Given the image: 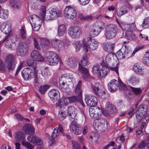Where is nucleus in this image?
Segmentation results:
<instances>
[{
    "label": "nucleus",
    "mask_w": 149,
    "mask_h": 149,
    "mask_svg": "<svg viewBox=\"0 0 149 149\" xmlns=\"http://www.w3.org/2000/svg\"><path fill=\"white\" fill-rule=\"evenodd\" d=\"M31 58L37 61L42 62L44 61L49 65H55L58 62V55L54 52L50 51L46 53L44 59L37 50H33L31 54Z\"/></svg>",
    "instance_id": "obj_1"
},
{
    "label": "nucleus",
    "mask_w": 149,
    "mask_h": 149,
    "mask_svg": "<svg viewBox=\"0 0 149 149\" xmlns=\"http://www.w3.org/2000/svg\"><path fill=\"white\" fill-rule=\"evenodd\" d=\"M115 57L114 54L110 53L107 54L106 57L105 63L104 61H102L101 64L103 66L109 67V68L113 71H115L117 74H118V67L117 64L116 63V61L114 60V58Z\"/></svg>",
    "instance_id": "obj_2"
},
{
    "label": "nucleus",
    "mask_w": 149,
    "mask_h": 149,
    "mask_svg": "<svg viewBox=\"0 0 149 149\" xmlns=\"http://www.w3.org/2000/svg\"><path fill=\"white\" fill-rule=\"evenodd\" d=\"M22 75L25 80H30L32 78H34L35 83L36 84L38 83L36 70L33 71L29 68H25L22 71Z\"/></svg>",
    "instance_id": "obj_3"
},
{
    "label": "nucleus",
    "mask_w": 149,
    "mask_h": 149,
    "mask_svg": "<svg viewBox=\"0 0 149 149\" xmlns=\"http://www.w3.org/2000/svg\"><path fill=\"white\" fill-rule=\"evenodd\" d=\"M117 31V28L113 24L106 25L104 29V36L106 39L109 40L113 38L115 36Z\"/></svg>",
    "instance_id": "obj_4"
},
{
    "label": "nucleus",
    "mask_w": 149,
    "mask_h": 149,
    "mask_svg": "<svg viewBox=\"0 0 149 149\" xmlns=\"http://www.w3.org/2000/svg\"><path fill=\"white\" fill-rule=\"evenodd\" d=\"M84 49L86 52H88V49L93 51L95 50L98 45V42L92 39L91 37H89L88 40L87 45L86 42L84 40H82Z\"/></svg>",
    "instance_id": "obj_5"
},
{
    "label": "nucleus",
    "mask_w": 149,
    "mask_h": 149,
    "mask_svg": "<svg viewBox=\"0 0 149 149\" xmlns=\"http://www.w3.org/2000/svg\"><path fill=\"white\" fill-rule=\"evenodd\" d=\"M122 87L124 89L125 88V86L121 81L113 79L108 84V89L111 92L116 91L118 88L119 86Z\"/></svg>",
    "instance_id": "obj_6"
},
{
    "label": "nucleus",
    "mask_w": 149,
    "mask_h": 149,
    "mask_svg": "<svg viewBox=\"0 0 149 149\" xmlns=\"http://www.w3.org/2000/svg\"><path fill=\"white\" fill-rule=\"evenodd\" d=\"M29 49L28 43L21 42L19 44L17 50V54L21 56H25Z\"/></svg>",
    "instance_id": "obj_7"
},
{
    "label": "nucleus",
    "mask_w": 149,
    "mask_h": 149,
    "mask_svg": "<svg viewBox=\"0 0 149 149\" xmlns=\"http://www.w3.org/2000/svg\"><path fill=\"white\" fill-rule=\"evenodd\" d=\"M64 14L66 18L73 19L76 16L77 12L74 8L71 6H68L65 9Z\"/></svg>",
    "instance_id": "obj_8"
},
{
    "label": "nucleus",
    "mask_w": 149,
    "mask_h": 149,
    "mask_svg": "<svg viewBox=\"0 0 149 149\" xmlns=\"http://www.w3.org/2000/svg\"><path fill=\"white\" fill-rule=\"evenodd\" d=\"M81 33L80 29L77 26H72L68 29V34L69 36L73 39L79 38Z\"/></svg>",
    "instance_id": "obj_9"
},
{
    "label": "nucleus",
    "mask_w": 149,
    "mask_h": 149,
    "mask_svg": "<svg viewBox=\"0 0 149 149\" xmlns=\"http://www.w3.org/2000/svg\"><path fill=\"white\" fill-rule=\"evenodd\" d=\"M145 105H141L135 112L136 118L139 122L141 121L142 118L146 114L147 111Z\"/></svg>",
    "instance_id": "obj_10"
},
{
    "label": "nucleus",
    "mask_w": 149,
    "mask_h": 149,
    "mask_svg": "<svg viewBox=\"0 0 149 149\" xmlns=\"http://www.w3.org/2000/svg\"><path fill=\"white\" fill-rule=\"evenodd\" d=\"M100 23L102 24L103 27L100 26L99 24L97 25L93 26L91 30L90 35L92 37H94L98 35L100 32L101 31L104 29L103 27L105 26L104 23L102 22H101Z\"/></svg>",
    "instance_id": "obj_11"
},
{
    "label": "nucleus",
    "mask_w": 149,
    "mask_h": 149,
    "mask_svg": "<svg viewBox=\"0 0 149 149\" xmlns=\"http://www.w3.org/2000/svg\"><path fill=\"white\" fill-rule=\"evenodd\" d=\"M50 42L52 47L58 51L62 50L64 48V45L61 40L55 38L51 40Z\"/></svg>",
    "instance_id": "obj_12"
},
{
    "label": "nucleus",
    "mask_w": 149,
    "mask_h": 149,
    "mask_svg": "<svg viewBox=\"0 0 149 149\" xmlns=\"http://www.w3.org/2000/svg\"><path fill=\"white\" fill-rule=\"evenodd\" d=\"M104 120V119L103 118H100L95 120L93 123V125L95 130L96 131L102 132L105 130L104 127V124L103 121Z\"/></svg>",
    "instance_id": "obj_13"
},
{
    "label": "nucleus",
    "mask_w": 149,
    "mask_h": 149,
    "mask_svg": "<svg viewBox=\"0 0 149 149\" xmlns=\"http://www.w3.org/2000/svg\"><path fill=\"white\" fill-rule=\"evenodd\" d=\"M86 104L88 106L94 107L97 105V100L96 97L91 95H87L84 99Z\"/></svg>",
    "instance_id": "obj_14"
},
{
    "label": "nucleus",
    "mask_w": 149,
    "mask_h": 149,
    "mask_svg": "<svg viewBox=\"0 0 149 149\" xmlns=\"http://www.w3.org/2000/svg\"><path fill=\"white\" fill-rule=\"evenodd\" d=\"M70 130L76 135L80 134L82 130V128L75 121L72 122L70 128Z\"/></svg>",
    "instance_id": "obj_15"
},
{
    "label": "nucleus",
    "mask_w": 149,
    "mask_h": 149,
    "mask_svg": "<svg viewBox=\"0 0 149 149\" xmlns=\"http://www.w3.org/2000/svg\"><path fill=\"white\" fill-rule=\"evenodd\" d=\"M89 113L90 116L93 118L98 117L102 113V110L99 107L94 108L90 107L89 109Z\"/></svg>",
    "instance_id": "obj_16"
},
{
    "label": "nucleus",
    "mask_w": 149,
    "mask_h": 149,
    "mask_svg": "<svg viewBox=\"0 0 149 149\" xmlns=\"http://www.w3.org/2000/svg\"><path fill=\"white\" fill-rule=\"evenodd\" d=\"M116 109L113 105L109 102L106 103L105 107L104 113L106 115H109L116 112Z\"/></svg>",
    "instance_id": "obj_17"
},
{
    "label": "nucleus",
    "mask_w": 149,
    "mask_h": 149,
    "mask_svg": "<svg viewBox=\"0 0 149 149\" xmlns=\"http://www.w3.org/2000/svg\"><path fill=\"white\" fill-rule=\"evenodd\" d=\"M0 29L1 31L7 35V36H10L11 32L10 26L6 22L1 25Z\"/></svg>",
    "instance_id": "obj_18"
},
{
    "label": "nucleus",
    "mask_w": 149,
    "mask_h": 149,
    "mask_svg": "<svg viewBox=\"0 0 149 149\" xmlns=\"http://www.w3.org/2000/svg\"><path fill=\"white\" fill-rule=\"evenodd\" d=\"M34 128L30 124L25 125L22 127L23 131L26 134H31L34 133Z\"/></svg>",
    "instance_id": "obj_19"
},
{
    "label": "nucleus",
    "mask_w": 149,
    "mask_h": 149,
    "mask_svg": "<svg viewBox=\"0 0 149 149\" xmlns=\"http://www.w3.org/2000/svg\"><path fill=\"white\" fill-rule=\"evenodd\" d=\"M91 88L95 94L100 97L104 96L105 95L106 93L104 91L100 90L99 88L96 85H92Z\"/></svg>",
    "instance_id": "obj_20"
},
{
    "label": "nucleus",
    "mask_w": 149,
    "mask_h": 149,
    "mask_svg": "<svg viewBox=\"0 0 149 149\" xmlns=\"http://www.w3.org/2000/svg\"><path fill=\"white\" fill-rule=\"evenodd\" d=\"M15 139L18 141H24L25 136L24 133L21 131L16 132L14 135Z\"/></svg>",
    "instance_id": "obj_21"
},
{
    "label": "nucleus",
    "mask_w": 149,
    "mask_h": 149,
    "mask_svg": "<svg viewBox=\"0 0 149 149\" xmlns=\"http://www.w3.org/2000/svg\"><path fill=\"white\" fill-rule=\"evenodd\" d=\"M68 77H65V76L61 77L59 79V83L61 88L64 89L68 88V84H67L66 79H68Z\"/></svg>",
    "instance_id": "obj_22"
},
{
    "label": "nucleus",
    "mask_w": 149,
    "mask_h": 149,
    "mask_svg": "<svg viewBox=\"0 0 149 149\" xmlns=\"http://www.w3.org/2000/svg\"><path fill=\"white\" fill-rule=\"evenodd\" d=\"M62 12L57 8H53L50 12V15H52L54 18L61 17L62 15Z\"/></svg>",
    "instance_id": "obj_23"
},
{
    "label": "nucleus",
    "mask_w": 149,
    "mask_h": 149,
    "mask_svg": "<svg viewBox=\"0 0 149 149\" xmlns=\"http://www.w3.org/2000/svg\"><path fill=\"white\" fill-rule=\"evenodd\" d=\"M77 109L73 106H70L68 107L67 113L68 115L74 118L76 115Z\"/></svg>",
    "instance_id": "obj_24"
},
{
    "label": "nucleus",
    "mask_w": 149,
    "mask_h": 149,
    "mask_svg": "<svg viewBox=\"0 0 149 149\" xmlns=\"http://www.w3.org/2000/svg\"><path fill=\"white\" fill-rule=\"evenodd\" d=\"M108 66H104L100 70L98 74L100 78H102L104 77L107 75V73L109 71V68Z\"/></svg>",
    "instance_id": "obj_25"
},
{
    "label": "nucleus",
    "mask_w": 149,
    "mask_h": 149,
    "mask_svg": "<svg viewBox=\"0 0 149 149\" xmlns=\"http://www.w3.org/2000/svg\"><path fill=\"white\" fill-rule=\"evenodd\" d=\"M125 38L128 40H135L136 36L134 33L131 31H127L125 34Z\"/></svg>",
    "instance_id": "obj_26"
},
{
    "label": "nucleus",
    "mask_w": 149,
    "mask_h": 149,
    "mask_svg": "<svg viewBox=\"0 0 149 149\" xmlns=\"http://www.w3.org/2000/svg\"><path fill=\"white\" fill-rule=\"evenodd\" d=\"M10 4L13 8L18 9L21 6V2L19 0H10Z\"/></svg>",
    "instance_id": "obj_27"
},
{
    "label": "nucleus",
    "mask_w": 149,
    "mask_h": 149,
    "mask_svg": "<svg viewBox=\"0 0 149 149\" xmlns=\"http://www.w3.org/2000/svg\"><path fill=\"white\" fill-rule=\"evenodd\" d=\"M65 27L64 24H60L58 26L57 35L59 37L63 36L65 32Z\"/></svg>",
    "instance_id": "obj_28"
},
{
    "label": "nucleus",
    "mask_w": 149,
    "mask_h": 149,
    "mask_svg": "<svg viewBox=\"0 0 149 149\" xmlns=\"http://www.w3.org/2000/svg\"><path fill=\"white\" fill-rule=\"evenodd\" d=\"M126 6H123L120 7L119 10H117V15L119 17H120L127 13V10L126 9Z\"/></svg>",
    "instance_id": "obj_29"
},
{
    "label": "nucleus",
    "mask_w": 149,
    "mask_h": 149,
    "mask_svg": "<svg viewBox=\"0 0 149 149\" xmlns=\"http://www.w3.org/2000/svg\"><path fill=\"white\" fill-rule=\"evenodd\" d=\"M89 137L91 139H94L95 142L97 143L100 142L101 140L99 135L95 132H91L90 135Z\"/></svg>",
    "instance_id": "obj_30"
},
{
    "label": "nucleus",
    "mask_w": 149,
    "mask_h": 149,
    "mask_svg": "<svg viewBox=\"0 0 149 149\" xmlns=\"http://www.w3.org/2000/svg\"><path fill=\"white\" fill-rule=\"evenodd\" d=\"M82 95L80 93L78 94L77 96H73L68 97V100L70 103H73L79 101L81 98Z\"/></svg>",
    "instance_id": "obj_31"
},
{
    "label": "nucleus",
    "mask_w": 149,
    "mask_h": 149,
    "mask_svg": "<svg viewBox=\"0 0 149 149\" xmlns=\"http://www.w3.org/2000/svg\"><path fill=\"white\" fill-rule=\"evenodd\" d=\"M121 51L123 52L125 58L126 57H129L131 55V52L129 51L126 48V46L125 45L124 47H123L121 49Z\"/></svg>",
    "instance_id": "obj_32"
},
{
    "label": "nucleus",
    "mask_w": 149,
    "mask_h": 149,
    "mask_svg": "<svg viewBox=\"0 0 149 149\" xmlns=\"http://www.w3.org/2000/svg\"><path fill=\"white\" fill-rule=\"evenodd\" d=\"M114 46V44L110 43H106L104 47V49L106 51L111 52L113 50Z\"/></svg>",
    "instance_id": "obj_33"
},
{
    "label": "nucleus",
    "mask_w": 149,
    "mask_h": 149,
    "mask_svg": "<svg viewBox=\"0 0 149 149\" xmlns=\"http://www.w3.org/2000/svg\"><path fill=\"white\" fill-rule=\"evenodd\" d=\"M73 43L77 52L79 51L81 48L83 46V47L82 41V43H81L79 41H75L73 42Z\"/></svg>",
    "instance_id": "obj_34"
},
{
    "label": "nucleus",
    "mask_w": 149,
    "mask_h": 149,
    "mask_svg": "<svg viewBox=\"0 0 149 149\" xmlns=\"http://www.w3.org/2000/svg\"><path fill=\"white\" fill-rule=\"evenodd\" d=\"M79 70L86 76L85 77H88L89 73L88 69L82 66L80 63H79Z\"/></svg>",
    "instance_id": "obj_35"
},
{
    "label": "nucleus",
    "mask_w": 149,
    "mask_h": 149,
    "mask_svg": "<svg viewBox=\"0 0 149 149\" xmlns=\"http://www.w3.org/2000/svg\"><path fill=\"white\" fill-rule=\"evenodd\" d=\"M59 92L57 90L53 89L49 92L48 95L50 98H52L54 96L59 95Z\"/></svg>",
    "instance_id": "obj_36"
},
{
    "label": "nucleus",
    "mask_w": 149,
    "mask_h": 149,
    "mask_svg": "<svg viewBox=\"0 0 149 149\" xmlns=\"http://www.w3.org/2000/svg\"><path fill=\"white\" fill-rule=\"evenodd\" d=\"M46 8L45 6H42L41 8V12L39 15L40 19L43 20H44L45 17Z\"/></svg>",
    "instance_id": "obj_37"
},
{
    "label": "nucleus",
    "mask_w": 149,
    "mask_h": 149,
    "mask_svg": "<svg viewBox=\"0 0 149 149\" xmlns=\"http://www.w3.org/2000/svg\"><path fill=\"white\" fill-rule=\"evenodd\" d=\"M15 58L14 56L12 54H10L6 56L5 63L15 62Z\"/></svg>",
    "instance_id": "obj_38"
},
{
    "label": "nucleus",
    "mask_w": 149,
    "mask_h": 149,
    "mask_svg": "<svg viewBox=\"0 0 149 149\" xmlns=\"http://www.w3.org/2000/svg\"><path fill=\"white\" fill-rule=\"evenodd\" d=\"M128 80L133 85L136 84H138L139 81V79L138 78L135 76H132L130 77L128 79Z\"/></svg>",
    "instance_id": "obj_39"
},
{
    "label": "nucleus",
    "mask_w": 149,
    "mask_h": 149,
    "mask_svg": "<svg viewBox=\"0 0 149 149\" xmlns=\"http://www.w3.org/2000/svg\"><path fill=\"white\" fill-rule=\"evenodd\" d=\"M22 144L23 146L26 147L28 149H34V146L33 145L25 140L22 141Z\"/></svg>",
    "instance_id": "obj_40"
},
{
    "label": "nucleus",
    "mask_w": 149,
    "mask_h": 149,
    "mask_svg": "<svg viewBox=\"0 0 149 149\" xmlns=\"http://www.w3.org/2000/svg\"><path fill=\"white\" fill-rule=\"evenodd\" d=\"M26 63L28 66L32 67L34 70H36V63L35 61L30 59L27 61Z\"/></svg>",
    "instance_id": "obj_41"
},
{
    "label": "nucleus",
    "mask_w": 149,
    "mask_h": 149,
    "mask_svg": "<svg viewBox=\"0 0 149 149\" xmlns=\"http://www.w3.org/2000/svg\"><path fill=\"white\" fill-rule=\"evenodd\" d=\"M143 62L145 64L149 65V51L146 52L145 56L143 58Z\"/></svg>",
    "instance_id": "obj_42"
},
{
    "label": "nucleus",
    "mask_w": 149,
    "mask_h": 149,
    "mask_svg": "<svg viewBox=\"0 0 149 149\" xmlns=\"http://www.w3.org/2000/svg\"><path fill=\"white\" fill-rule=\"evenodd\" d=\"M29 19L31 25H32V23L36 22L39 20L40 19L39 16L36 15H31L29 16Z\"/></svg>",
    "instance_id": "obj_43"
},
{
    "label": "nucleus",
    "mask_w": 149,
    "mask_h": 149,
    "mask_svg": "<svg viewBox=\"0 0 149 149\" xmlns=\"http://www.w3.org/2000/svg\"><path fill=\"white\" fill-rule=\"evenodd\" d=\"M68 115L66 111H61L59 112L58 116V118L60 120H64Z\"/></svg>",
    "instance_id": "obj_44"
},
{
    "label": "nucleus",
    "mask_w": 149,
    "mask_h": 149,
    "mask_svg": "<svg viewBox=\"0 0 149 149\" xmlns=\"http://www.w3.org/2000/svg\"><path fill=\"white\" fill-rule=\"evenodd\" d=\"M141 26L144 28H149V17L144 19Z\"/></svg>",
    "instance_id": "obj_45"
},
{
    "label": "nucleus",
    "mask_w": 149,
    "mask_h": 149,
    "mask_svg": "<svg viewBox=\"0 0 149 149\" xmlns=\"http://www.w3.org/2000/svg\"><path fill=\"white\" fill-rule=\"evenodd\" d=\"M7 68L9 70L12 71L15 67V63L11 62L5 63Z\"/></svg>",
    "instance_id": "obj_46"
},
{
    "label": "nucleus",
    "mask_w": 149,
    "mask_h": 149,
    "mask_svg": "<svg viewBox=\"0 0 149 149\" xmlns=\"http://www.w3.org/2000/svg\"><path fill=\"white\" fill-rule=\"evenodd\" d=\"M8 12L7 10L2 9L0 13V17L3 19H6L8 17Z\"/></svg>",
    "instance_id": "obj_47"
},
{
    "label": "nucleus",
    "mask_w": 149,
    "mask_h": 149,
    "mask_svg": "<svg viewBox=\"0 0 149 149\" xmlns=\"http://www.w3.org/2000/svg\"><path fill=\"white\" fill-rule=\"evenodd\" d=\"M50 41L46 38H41L40 39V44L43 46H48L50 45Z\"/></svg>",
    "instance_id": "obj_48"
},
{
    "label": "nucleus",
    "mask_w": 149,
    "mask_h": 149,
    "mask_svg": "<svg viewBox=\"0 0 149 149\" xmlns=\"http://www.w3.org/2000/svg\"><path fill=\"white\" fill-rule=\"evenodd\" d=\"M49 87V86L47 85H41L39 88V91L41 93L44 94Z\"/></svg>",
    "instance_id": "obj_49"
},
{
    "label": "nucleus",
    "mask_w": 149,
    "mask_h": 149,
    "mask_svg": "<svg viewBox=\"0 0 149 149\" xmlns=\"http://www.w3.org/2000/svg\"><path fill=\"white\" fill-rule=\"evenodd\" d=\"M133 70L135 72L139 73L141 72L143 70L142 68L137 64H135L133 67Z\"/></svg>",
    "instance_id": "obj_50"
},
{
    "label": "nucleus",
    "mask_w": 149,
    "mask_h": 149,
    "mask_svg": "<svg viewBox=\"0 0 149 149\" xmlns=\"http://www.w3.org/2000/svg\"><path fill=\"white\" fill-rule=\"evenodd\" d=\"M37 136L33 135H30L27 137V140L30 142L34 144Z\"/></svg>",
    "instance_id": "obj_51"
},
{
    "label": "nucleus",
    "mask_w": 149,
    "mask_h": 149,
    "mask_svg": "<svg viewBox=\"0 0 149 149\" xmlns=\"http://www.w3.org/2000/svg\"><path fill=\"white\" fill-rule=\"evenodd\" d=\"M100 67L99 65L97 64H95L93 68L92 71L93 73L97 74L99 73L100 72Z\"/></svg>",
    "instance_id": "obj_52"
},
{
    "label": "nucleus",
    "mask_w": 149,
    "mask_h": 149,
    "mask_svg": "<svg viewBox=\"0 0 149 149\" xmlns=\"http://www.w3.org/2000/svg\"><path fill=\"white\" fill-rule=\"evenodd\" d=\"M43 144V140L40 137L37 136L34 144L37 146H42Z\"/></svg>",
    "instance_id": "obj_53"
},
{
    "label": "nucleus",
    "mask_w": 149,
    "mask_h": 149,
    "mask_svg": "<svg viewBox=\"0 0 149 149\" xmlns=\"http://www.w3.org/2000/svg\"><path fill=\"white\" fill-rule=\"evenodd\" d=\"M82 84L81 81H79L75 89V93L76 94L80 93L81 95V87Z\"/></svg>",
    "instance_id": "obj_54"
},
{
    "label": "nucleus",
    "mask_w": 149,
    "mask_h": 149,
    "mask_svg": "<svg viewBox=\"0 0 149 149\" xmlns=\"http://www.w3.org/2000/svg\"><path fill=\"white\" fill-rule=\"evenodd\" d=\"M130 88L133 93L135 95H138L141 93V90L139 88H135L130 86Z\"/></svg>",
    "instance_id": "obj_55"
},
{
    "label": "nucleus",
    "mask_w": 149,
    "mask_h": 149,
    "mask_svg": "<svg viewBox=\"0 0 149 149\" xmlns=\"http://www.w3.org/2000/svg\"><path fill=\"white\" fill-rule=\"evenodd\" d=\"M87 55L86 54H84L81 60V64L83 65H86L87 63Z\"/></svg>",
    "instance_id": "obj_56"
},
{
    "label": "nucleus",
    "mask_w": 149,
    "mask_h": 149,
    "mask_svg": "<svg viewBox=\"0 0 149 149\" xmlns=\"http://www.w3.org/2000/svg\"><path fill=\"white\" fill-rule=\"evenodd\" d=\"M126 25L128 26H125L124 28H122L123 30L128 31V30H132L133 29H134V27H135V24H126Z\"/></svg>",
    "instance_id": "obj_57"
},
{
    "label": "nucleus",
    "mask_w": 149,
    "mask_h": 149,
    "mask_svg": "<svg viewBox=\"0 0 149 149\" xmlns=\"http://www.w3.org/2000/svg\"><path fill=\"white\" fill-rule=\"evenodd\" d=\"M68 65L70 67H73L76 65V62L73 61L72 59H69L68 61Z\"/></svg>",
    "instance_id": "obj_58"
},
{
    "label": "nucleus",
    "mask_w": 149,
    "mask_h": 149,
    "mask_svg": "<svg viewBox=\"0 0 149 149\" xmlns=\"http://www.w3.org/2000/svg\"><path fill=\"white\" fill-rule=\"evenodd\" d=\"M72 145L73 149H80L79 144L74 141H72Z\"/></svg>",
    "instance_id": "obj_59"
},
{
    "label": "nucleus",
    "mask_w": 149,
    "mask_h": 149,
    "mask_svg": "<svg viewBox=\"0 0 149 149\" xmlns=\"http://www.w3.org/2000/svg\"><path fill=\"white\" fill-rule=\"evenodd\" d=\"M20 33L21 37L23 39H25L26 35V32L25 29L23 27H21Z\"/></svg>",
    "instance_id": "obj_60"
},
{
    "label": "nucleus",
    "mask_w": 149,
    "mask_h": 149,
    "mask_svg": "<svg viewBox=\"0 0 149 149\" xmlns=\"http://www.w3.org/2000/svg\"><path fill=\"white\" fill-rule=\"evenodd\" d=\"M33 25H31L32 29L33 31H38L41 25L36 24V23H33Z\"/></svg>",
    "instance_id": "obj_61"
},
{
    "label": "nucleus",
    "mask_w": 149,
    "mask_h": 149,
    "mask_svg": "<svg viewBox=\"0 0 149 149\" xmlns=\"http://www.w3.org/2000/svg\"><path fill=\"white\" fill-rule=\"evenodd\" d=\"M59 135V134L58 132V130L56 128L54 129L52 135V138H56Z\"/></svg>",
    "instance_id": "obj_62"
},
{
    "label": "nucleus",
    "mask_w": 149,
    "mask_h": 149,
    "mask_svg": "<svg viewBox=\"0 0 149 149\" xmlns=\"http://www.w3.org/2000/svg\"><path fill=\"white\" fill-rule=\"evenodd\" d=\"M144 47V46H137L135 48L133 52H132V54L134 55L137 52L141 49H143Z\"/></svg>",
    "instance_id": "obj_63"
},
{
    "label": "nucleus",
    "mask_w": 149,
    "mask_h": 149,
    "mask_svg": "<svg viewBox=\"0 0 149 149\" xmlns=\"http://www.w3.org/2000/svg\"><path fill=\"white\" fill-rule=\"evenodd\" d=\"M91 0H79L80 4L82 6H85L88 4Z\"/></svg>",
    "instance_id": "obj_64"
}]
</instances>
